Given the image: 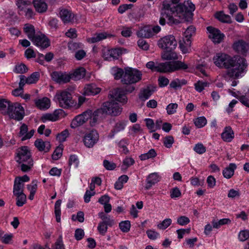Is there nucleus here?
Instances as JSON below:
<instances>
[{
  "label": "nucleus",
  "mask_w": 249,
  "mask_h": 249,
  "mask_svg": "<svg viewBox=\"0 0 249 249\" xmlns=\"http://www.w3.org/2000/svg\"><path fill=\"white\" fill-rule=\"evenodd\" d=\"M195 8V4L190 0L176 6H172L169 0H164L162 2L160 11V24L161 25L165 24V18H167L168 23L171 25H177L183 21L190 22L192 20L193 12Z\"/></svg>",
  "instance_id": "nucleus-1"
},
{
  "label": "nucleus",
  "mask_w": 249,
  "mask_h": 249,
  "mask_svg": "<svg viewBox=\"0 0 249 249\" xmlns=\"http://www.w3.org/2000/svg\"><path fill=\"white\" fill-rule=\"evenodd\" d=\"M213 61L217 67L228 69L226 75L234 79L238 78L248 66L245 58L239 55L232 57L224 53H217Z\"/></svg>",
  "instance_id": "nucleus-2"
},
{
  "label": "nucleus",
  "mask_w": 249,
  "mask_h": 249,
  "mask_svg": "<svg viewBox=\"0 0 249 249\" xmlns=\"http://www.w3.org/2000/svg\"><path fill=\"white\" fill-rule=\"evenodd\" d=\"M142 76L141 71L131 68H126L122 82L124 84L136 83L142 79Z\"/></svg>",
  "instance_id": "nucleus-3"
},
{
  "label": "nucleus",
  "mask_w": 249,
  "mask_h": 249,
  "mask_svg": "<svg viewBox=\"0 0 249 249\" xmlns=\"http://www.w3.org/2000/svg\"><path fill=\"white\" fill-rule=\"evenodd\" d=\"M122 111L118 103L114 100L106 102L103 104L100 108L98 109L97 112H103L105 114H109L112 116H116L120 115Z\"/></svg>",
  "instance_id": "nucleus-4"
},
{
  "label": "nucleus",
  "mask_w": 249,
  "mask_h": 249,
  "mask_svg": "<svg viewBox=\"0 0 249 249\" xmlns=\"http://www.w3.org/2000/svg\"><path fill=\"white\" fill-rule=\"evenodd\" d=\"M5 113H7L11 119L17 121L21 120L25 115L23 107L18 103H15L9 106L7 108V112H5Z\"/></svg>",
  "instance_id": "nucleus-5"
},
{
  "label": "nucleus",
  "mask_w": 249,
  "mask_h": 249,
  "mask_svg": "<svg viewBox=\"0 0 249 249\" xmlns=\"http://www.w3.org/2000/svg\"><path fill=\"white\" fill-rule=\"evenodd\" d=\"M55 97L59 103L60 107L64 108L70 107L74 104L71 94L66 90L57 92L56 94Z\"/></svg>",
  "instance_id": "nucleus-6"
},
{
  "label": "nucleus",
  "mask_w": 249,
  "mask_h": 249,
  "mask_svg": "<svg viewBox=\"0 0 249 249\" xmlns=\"http://www.w3.org/2000/svg\"><path fill=\"white\" fill-rule=\"evenodd\" d=\"M16 4L20 12H23L26 18L28 19L32 18L35 14L31 6L32 2L28 0H17Z\"/></svg>",
  "instance_id": "nucleus-7"
},
{
  "label": "nucleus",
  "mask_w": 249,
  "mask_h": 249,
  "mask_svg": "<svg viewBox=\"0 0 249 249\" xmlns=\"http://www.w3.org/2000/svg\"><path fill=\"white\" fill-rule=\"evenodd\" d=\"M158 45L162 49L174 50L177 46V41L174 36L169 35L160 38Z\"/></svg>",
  "instance_id": "nucleus-8"
},
{
  "label": "nucleus",
  "mask_w": 249,
  "mask_h": 249,
  "mask_svg": "<svg viewBox=\"0 0 249 249\" xmlns=\"http://www.w3.org/2000/svg\"><path fill=\"white\" fill-rule=\"evenodd\" d=\"M99 134L95 130H92L87 132L83 138V141L85 146L92 148L99 141Z\"/></svg>",
  "instance_id": "nucleus-9"
},
{
  "label": "nucleus",
  "mask_w": 249,
  "mask_h": 249,
  "mask_svg": "<svg viewBox=\"0 0 249 249\" xmlns=\"http://www.w3.org/2000/svg\"><path fill=\"white\" fill-rule=\"evenodd\" d=\"M92 111L90 110L85 111L82 114L76 116L71 123V128H76L81 126L86 122L91 117Z\"/></svg>",
  "instance_id": "nucleus-10"
},
{
  "label": "nucleus",
  "mask_w": 249,
  "mask_h": 249,
  "mask_svg": "<svg viewBox=\"0 0 249 249\" xmlns=\"http://www.w3.org/2000/svg\"><path fill=\"white\" fill-rule=\"evenodd\" d=\"M108 97L110 99H115L116 101L123 104H125L127 101L125 93L124 90L121 88H117L110 90Z\"/></svg>",
  "instance_id": "nucleus-11"
},
{
  "label": "nucleus",
  "mask_w": 249,
  "mask_h": 249,
  "mask_svg": "<svg viewBox=\"0 0 249 249\" xmlns=\"http://www.w3.org/2000/svg\"><path fill=\"white\" fill-rule=\"evenodd\" d=\"M17 161L18 163L30 161V160H33L31 157V154L27 146H22L17 149Z\"/></svg>",
  "instance_id": "nucleus-12"
},
{
  "label": "nucleus",
  "mask_w": 249,
  "mask_h": 249,
  "mask_svg": "<svg viewBox=\"0 0 249 249\" xmlns=\"http://www.w3.org/2000/svg\"><path fill=\"white\" fill-rule=\"evenodd\" d=\"M53 80L59 84H64L70 81V74L61 71H53L51 74Z\"/></svg>",
  "instance_id": "nucleus-13"
},
{
  "label": "nucleus",
  "mask_w": 249,
  "mask_h": 249,
  "mask_svg": "<svg viewBox=\"0 0 249 249\" xmlns=\"http://www.w3.org/2000/svg\"><path fill=\"white\" fill-rule=\"evenodd\" d=\"M36 46L42 49H45L50 46L49 39L43 34L36 35L31 40Z\"/></svg>",
  "instance_id": "nucleus-14"
},
{
  "label": "nucleus",
  "mask_w": 249,
  "mask_h": 249,
  "mask_svg": "<svg viewBox=\"0 0 249 249\" xmlns=\"http://www.w3.org/2000/svg\"><path fill=\"white\" fill-rule=\"evenodd\" d=\"M207 30L210 33V38H212L213 42L216 43H219L223 40L224 35L221 33L220 31L212 26H208Z\"/></svg>",
  "instance_id": "nucleus-15"
},
{
  "label": "nucleus",
  "mask_w": 249,
  "mask_h": 249,
  "mask_svg": "<svg viewBox=\"0 0 249 249\" xmlns=\"http://www.w3.org/2000/svg\"><path fill=\"white\" fill-rule=\"evenodd\" d=\"M233 49L238 53L246 55L249 51V45L243 40L235 42L233 45Z\"/></svg>",
  "instance_id": "nucleus-16"
},
{
  "label": "nucleus",
  "mask_w": 249,
  "mask_h": 249,
  "mask_svg": "<svg viewBox=\"0 0 249 249\" xmlns=\"http://www.w3.org/2000/svg\"><path fill=\"white\" fill-rule=\"evenodd\" d=\"M121 53L119 49H112L111 50H105L103 52V56L106 60H109L112 58L113 59H118Z\"/></svg>",
  "instance_id": "nucleus-17"
},
{
  "label": "nucleus",
  "mask_w": 249,
  "mask_h": 249,
  "mask_svg": "<svg viewBox=\"0 0 249 249\" xmlns=\"http://www.w3.org/2000/svg\"><path fill=\"white\" fill-rule=\"evenodd\" d=\"M157 71L162 73L173 72L172 61L164 63H157Z\"/></svg>",
  "instance_id": "nucleus-18"
},
{
  "label": "nucleus",
  "mask_w": 249,
  "mask_h": 249,
  "mask_svg": "<svg viewBox=\"0 0 249 249\" xmlns=\"http://www.w3.org/2000/svg\"><path fill=\"white\" fill-rule=\"evenodd\" d=\"M221 138L226 142H231L234 137V133L231 126L225 127L224 131L221 133Z\"/></svg>",
  "instance_id": "nucleus-19"
},
{
  "label": "nucleus",
  "mask_w": 249,
  "mask_h": 249,
  "mask_svg": "<svg viewBox=\"0 0 249 249\" xmlns=\"http://www.w3.org/2000/svg\"><path fill=\"white\" fill-rule=\"evenodd\" d=\"M62 111L61 109H56L52 113H46L42 115L41 120L44 123L47 121H55L58 120L59 115Z\"/></svg>",
  "instance_id": "nucleus-20"
},
{
  "label": "nucleus",
  "mask_w": 249,
  "mask_h": 249,
  "mask_svg": "<svg viewBox=\"0 0 249 249\" xmlns=\"http://www.w3.org/2000/svg\"><path fill=\"white\" fill-rule=\"evenodd\" d=\"M32 3L36 11L39 13H45L48 9V5L43 0H34Z\"/></svg>",
  "instance_id": "nucleus-21"
},
{
  "label": "nucleus",
  "mask_w": 249,
  "mask_h": 249,
  "mask_svg": "<svg viewBox=\"0 0 249 249\" xmlns=\"http://www.w3.org/2000/svg\"><path fill=\"white\" fill-rule=\"evenodd\" d=\"M35 145L39 151L47 152L51 148L50 142H44L41 139H38L35 142Z\"/></svg>",
  "instance_id": "nucleus-22"
},
{
  "label": "nucleus",
  "mask_w": 249,
  "mask_h": 249,
  "mask_svg": "<svg viewBox=\"0 0 249 249\" xmlns=\"http://www.w3.org/2000/svg\"><path fill=\"white\" fill-rule=\"evenodd\" d=\"M101 91V89L97 87L94 84L87 85L84 88V94L85 95H94Z\"/></svg>",
  "instance_id": "nucleus-23"
},
{
  "label": "nucleus",
  "mask_w": 249,
  "mask_h": 249,
  "mask_svg": "<svg viewBox=\"0 0 249 249\" xmlns=\"http://www.w3.org/2000/svg\"><path fill=\"white\" fill-rule=\"evenodd\" d=\"M156 87H154L152 85L147 86L145 89L141 90L139 94L140 99L142 100L147 99L152 95Z\"/></svg>",
  "instance_id": "nucleus-24"
},
{
  "label": "nucleus",
  "mask_w": 249,
  "mask_h": 249,
  "mask_svg": "<svg viewBox=\"0 0 249 249\" xmlns=\"http://www.w3.org/2000/svg\"><path fill=\"white\" fill-rule=\"evenodd\" d=\"M60 17L62 20L65 23L72 22L74 19V14L70 11L67 9L61 10L60 12Z\"/></svg>",
  "instance_id": "nucleus-25"
},
{
  "label": "nucleus",
  "mask_w": 249,
  "mask_h": 249,
  "mask_svg": "<svg viewBox=\"0 0 249 249\" xmlns=\"http://www.w3.org/2000/svg\"><path fill=\"white\" fill-rule=\"evenodd\" d=\"M165 51L161 53V58L166 60H174L178 59V56L177 53L173 52V50L164 49Z\"/></svg>",
  "instance_id": "nucleus-26"
},
{
  "label": "nucleus",
  "mask_w": 249,
  "mask_h": 249,
  "mask_svg": "<svg viewBox=\"0 0 249 249\" xmlns=\"http://www.w3.org/2000/svg\"><path fill=\"white\" fill-rule=\"evenodd\" d=\"M86 75V70L83 67L76 69L73 72L70 74L71 79L74 80H79L85 77Z\"/></svg>",
  "instance_id": "nucleus-27"
},
{
  "label": "nucleus",
  "mask_w": 249,
  "mask_h": 249,
  "mask_svg": "<svg viewBox=\"0 0 249 249\" xmlns=\"http://www.w3.org/2000/svg\"><path fill=\"white\" fill-rule=\"evenodd\" d=\"M236 168V165L235 163H230L228 167L223 170V176L226 178H230L234 175V170Z\"/></svg>",
  "instance_id": "nucleus-28"
},
{
  "label": "nucleus",
  "mask_w": 249,
  "mask_h": 249,
  "mask_svg": "<svg viewBox=\"0 0 249 249\" xmlns=\"http://www.w3.org/2000/svg\"><path fill=\"white\" fill-rule=\"evenodd\" d=\"M188 68V66L184 62L181 61H172L173 72L179 70H186Z\"/></svg>",
  "instance_id": "nucleus-29"
},
{
  "label": "nucleus",
  "mask_w": 249,
  "mask_h": 249,
  "mask_svg": "<svg viewBox=\"0 0 249 249\" xmlns=\"http://www.w3.org/2000/svg\"><path fill=\"white\" fill-rule=\"evenodd\" d=\"M215 18L222 22L231 23V17L228 15H226L223 11L217 12L215 15Z\"/></svg>",
  "instance_id": "nucleus-30"
},
{
  "label": "nucleus",
  "mask_w": 249,
  "mask_h": 249,
  "mask_svg": "<svg viewBox=\"0 0 249 249\" xmlns=\"http://www.w3.org/2000/svg\"><path fill=\"white\" fill-rule=\"evenodd\" d=\"M37 107L40 109H47L50 107V100L46 97L38 99L35 102Z\"/></svg>",
  "instance_id": "nucleus-31"
},
{
  "label": "nucleus",
  "mask_w": 249,
  "mask_h": 249,
  "mask_svg": "<svg viewBox=\"0 0 249 249\" xmlns=\"http://www.w3.org/2000/svg\"><path fill=\"white\" fill-rule=\"evenodd\" d=\"M24 31L31 40L36 36V35H35V30L34 26L32 25L29 24H25Z\"/></svg>",
  "instance_id": "nucleus-32"
},
{
  "label": "nucleus",
  "mask_w": 249,
  "mask_h": 249,
  "mask_svg": "<svg viewBox=\"0 0 249 249\" xmlns=\"http://www.w3.org/2000/svg\"><path fill=\"white\" fill-rule=\"evenodd\" d=\"M138 36L144 38H149L153 36V32L151 29L143 28L137 32Z\"/></svg>",
  "instance_id": "nucleus-33"
},
{
  "label": "nucleus",
  "mask_w": 249,
  "mask_h": 249,
  "mask_svg": "<svg viewBox=\"0 0 249 249\" xmlns=\"http://www.w3.org/2000/svg\"><path fill=\"white\" fill-rule=\"evenodd\" d=\"M179 47L183 53L189 52V49L191 46V40H187L184 38L183 41H179Z\"/></svg>",
  "instance_id": "nucleus-34"
},
{
  "label": "nucleus",
  "mask_w": 249,
  "mask_h": 249,
  "mask_svg": "<svg viewBox=\"0 0 249 249\" xmlns=\"http://www.w3.org/2000/svg\"><path fill=\"white\" fill-rule=\"evenodd\" d=\"M107 37L106 33H99L95 34L92 37L87 39L89 42L94 43L99 42Z\"/></svg>",
  "instance_id": "nucleus-35"
},
{
  "label": "nucleus",
  "mask_w": 249,
  "mask_h": 249,
  "mask_svg": "<svg viewBox=\"0 0 249 249\" xmlns=\"http://www.w3.org/2000/svg\"><path fill=\"white\" fill-rule=\"evenodd\" d=\"M29 180V178L27 175H24L22 177H18L16 178L14 181V187H20L24 186V183L25 182Z\"/></svg>",
  "instance_id": "nucleus-36"
},
{
  "label": "nucleus",
  "mask_w": 249,
  "mask_h": 249,
  "mask_svg": "<svg viewBox=\"0 0 249 249\" xmlns=\"http://www.w3.org/2000/svg\"><path fill=\"white\" fill-rule=\"evenodd\" d=\"M62 201L61 199L57 200L54 205V213L56 217V220L57 222H60L61 221V210L60 206Z\"/></svg>",
  "instance_id": "nucleus-37"
},
{
  "label": "nucleus",
  "mask_w": 249,
  "mask_h": 249,
  "mask_svg": "<svg viewBox=\"0 0 249 249\" xmlns=\"http://www.w3.org/2000/svg\"><path fill=\"white\" fill-rule=\"evenodd\" d=\"M187 84V81L183 79L180 80L179 79H176L172 81L170 84V87L175 89L178 88H180L182 85H184Z\"/></svg>",
  "instance_id": "nucleus-38"
},
{
  "label": "nucleus",
  "mask_w": 249,
  "mask_h": 249,
  "mask_svg": "<svg viewBox=\"0 0 249 249\" xmlns=\"http://www.w3.org/2000/svg\"><path fill=\"white\" fill-rule=\"evenodd\" d=\"M159 177L157 173H154L148 176L147 178V183L149 186L154 185L155 183L159 181Z\"/></svg>",
  "instance_id": "nucleus-39"
},
{
  "label": "nucleus",
  "mask_w": 249,
  "mask_h": 249,
  "mask_svg": "<svg viewBox=\"0 0 249 249\" xmlns=\"http://www.w3.org/2000/svg\"><path fill=\"white\" fill-rule=\"evenodd\" d=\"M97 111L98 109L94 111L93 113H92L91 117L89 118L90 119V124L91 126H94L97 122L98 117H102V115H104L103 112L100 111V112H97Z\"/></svg>",
  "instance_id": "nucleus-40"
},
{
  "label": "nucleus",
  "mask_w": 249,
  "mask_h": 249,
  "mask_svg": "<svg viewBox=\"0 0 249 249\" xmlns=\"http://www.w3.org/2000/svg\"><path fill=\"white\" fill-rule=\"evenodd\" d=\"M20 168L22 171L26 172L30 171L33 166V160H30V161L21 162Z\"/></svg>",
  "instance_id": "nucleus-41"
},
{
  "label": "nucleus",
  "mask_w": 249,
  "mask_h": 249,
  "mask_svg": "<svg viewBox=\"0 0 249 249\" xmlns=\"http://www.w3.org/2000/svg\"><path fill=\"white\" fill-rule=\"evenodd\" d=\"M11 106L10 102L5 99H0V111L4 115H6L5 112H7L6 108H8V106Z\"/></svg>",
  "instance_id": "nucleus-42"
},
{
  "label": "nucleus",
  "mask_w": 249,
  "mask_h": 249,
  "mask_svg": "<svg viewBox=\"0 0 249 249\" xmlns=\"http://www.w3.org/2000/svg\"><path fill=\"white\" fill-rule=\"evenodd\" d=\"M40 74L38 72H33L30 76L27 77V84H31L36 83L39 78Z\"/></svg>",
  "instance_id": "nucleus-43"
},
{
  "label": "nucleus",
  "mask_w": 249,
  "mask_h": 249,
  "mask_svg": "<svg viewBox=\"0 0 249 249\" xmlns=\"http://www.w3.org/2000/svg\"><path fill=\"white\" fill-rule=\"evenodd\" d=\"M157 153L154 149H150L147 153L142 154L140 156L141 160H145L156 157Z\"/></svg>",
  "instance_id": "nucleus-44"
},
{
  "label": "nucleus",
  "mask_w": 249,
  "mask_h": 249,
  "mask_svg": "<svg viewBox=\"0 0 249 249\" xmlns=\"http://www.w3.org/2000/svg\"><path fill=\"white\" fill-rule=\"evenodd\" d=\"M126 121H121L117 122L113 129V132H118L124 129Z\"/></svg>",
  "instance_id": "nucleus-45"
},
{
  "label": "nucleus",
  "mask_w": 249,
  "mask_h": 249,
  "mask_svg": "<svg viewBox=\"0 0 249 249\" xmlns=\"http://www.w3.org/2000/svg\"><path fill=\"white\" fill-rule=\"evenodd\" d=\"M130 222L128 220L122 221L119 224L120 229L124 232H127L130 230Z\"/></svg>",
  "instance_id": "nucleus-46"
},
{
  "label": "nucleus",
  "mask_w": 249,
  "mask_h": 249,
  "mask_svg": "<svg viewBox=\"0 0 249 249\" xmlns=\"http://www.w3.org/2000/svg\"><path fill=\"white\" fill-rule=\"evenodd\" d=\"M208 85L209 83L201 81H198L197 83L195 84L196 90L199 92H201L204 89V88L208 86Z\"/></svg>",
  "instance_id": "nucleus-47"
},
{
  "label": "nucleus",
  "mask_w": 249,
  "mask_h": 249,
  "mask_svg": "<svg viewBox=\"0 0 249 249\" xmlns=\"http://www.w3.org/2000/svg\"><path fill=\"white\" fill-rule=\"evenodd\" d=\"M128 180V177L127 175H124L121 176L116 182L114 187H123L124 184L126 183Z\"/></svg>",
  "instance_id": "nucleus-48"
},
{
  "label": "nucleus",
  "mask_w": 249,
  "mask_h": 249,
  "mask_svg": "<svg viewBox=\"0 0 249 249\" xmlns=\"http://www.w3.org/2000/svg\"><path fill=\"white\" fill-rule=\"evenodd\" d=\"M238 99L243 105L249 107V92L245 95H239Z\"/></svg>",
  "instance_id": "nucleus-49"
},
{
  "label": "nucleus",
  "mask_w": 249,
  "mask_h": 249,
  "mask_svg": "<svg viewBox=\"0 0 249 249\" xmlns=\"http://www.w3.org/2000/svg\"><path fill=\"white\" fill-rule=\"evenodd\" d=\"M196 31V28L193 26H190L187 28L186 30L184 33L185 35V39L187 40H190L192 35L195 33Z\"/></svg>",
  "instance_id": "nucleus-50"
},
{
  "label": "nucleus",
  "mask_w": 249,
  "mask_h": 249,
  "mask_svg": "<svg viewBox=\"0 0 249 249\" xmlns=\"http://www.w3.org/2000/svg\"><path fill=\"white\" fill-rule=\"evenodd\" d=\"M62 147L60 146H57L52 155L53 159V160H57L60 158L62 155Z\"/></svg>",
  "instance_id": "nucleus-51"
},
{
  "label": "nucleus",
  "mask_w": 249,
  "mask_h": 249,
  "mask_svg": "<svg viewBox=\"0 0 249 249\" xmlns=\"http://www.w3.org/2000/svg\"><path fill=\"white\" fill-rule=\"evenodd\" d=\"M231 220L229 218H224L220 219L218 222H213V226L214 228H218L220 226L230 223Z\"/></svg>",
  "instance_id": "nucleus-52"
},
{
  "label": "nucleus",
  "mask_w": 249,
  "mask_h": 249,
  "mask_svg": "<svg viewBox=\"0 0 249 249\" xmlns=\"http://www.w3.org/2000/svg\"><path fill=\"white\" fill-rule=\"evenodd\" d=\"M103 166L107 170H113L117 166L115 163L109 161L107 160H105L103 161Z\"/></svg>",
  "instance_id": "nucleus-53"
},
{
  "label": "nucleus",
  "mask_w": 249,
  "mask_h": 249,
  "mask_svg": "<svg viewBox=\"0 0 249 249\" xmlns=\"http://www.w3.org/2000/svg\"><path fill=\"white\" fill-rule=\"evenodd\" d=\"M94 188H90V190H87L84 195V201L86 203H88L90 200V197L95 194L94 190Z\"/></svg>",
  "instance_id": "nucleus-54"
},
{
  "label": "nucleus",
  "mask_w": 249,
  "mask_h": 249,
  "mask_svg": "<svg viewBox=\"0 0 249 249\" xmlns=\"http://www.w3.org/2000/svg\"><path fill=\"white\" fill-rule=\"evenodd\" d=\"M194 150L199 154H202L206 152V147L201 143H198L196 144Z\"/></svg>",
  "instance_id": "nucleus-55"
},
{
  "label": "nucleus",
  "mask_w": 249,
  "mask_h": 249,
  "mask_svg": "<svg viewBox=\"0 0 249 249\" xmlns=\"http://www.w3.org/2000/svg\"><path fill=\"white\" fill-rule=\"evenodd\" d=\"M178 105L176 103H171L166 107L167 113L169 115L174 114L176 112Z\"/></svg>",
  "instance_id": "nucleus-56"
},
{
  "label": "nucleus",
  "mask_w": 249,
  "mask_h": 249,
  "mask_svg": "<svg viewBox=\"0 0 249 249\" xmlns=\"http://www.w3.org/2000/svg\"><path fill=\"white\" fill-rule=\"evenodd\" d=\"M174 142V139L172 136H166L163 141V143L167 148H170Z\"/></svg>",
  "instance_id": "nucleus-57"
},
{
  "label": "nucleus",
  "mask_w": 249,
  "mask_h": 249,
  "mask_svg": "<svg viewBox=\"0 0 249 249\" xmlns=\"http://www.w3.org/2000/svg\"><path fill=\"white\" fill-rule=\"evenodd\" d=\"M207 123V120L204 117H200L196 119L195 121V125L198 128L204 126Z\"/></svg>",
  "instance_id": "nucleus-58"
},
{
  "label": "nucleus",
  "mask_w": 249,
  "mask_h": 249,
  "mask_svg": "<svg viewBox=\"0 0 249 249\" xmlns=\"http://www.w3.org/2000/svg\"><path fill=\"white\" fill-rule=\"evenodd\" d=\"M172 220L170 218L164 219L161 223L158 225V227L160 229L165 230L171 224Z\"/></svg>",
  "instance_id": "nucleus-59"
},
{
  "label": "nucleus",
  "mask_w": 249,
  "mask_h": 249,
  "mask_svg": "<svg viewBox=\"0 0 249 249\" xmlns=\"http://www.w3.org/2000/svg\"><path fill=\"white\" fill-rule=\"evenodd\" d=\"M27 67L24 64L17 65L15 67V71L18 73L22 74L25 73L27 71Z\"/></svg>",
  "instance_id": "nucleus-60"
},
{
  "label": "nucleus",
  "mask_w": 249,
  "mask_h": 249,
  "mask_svg": "<svg viewBox=\"0 0 249 249\" xmlns=\"http://www.w3.org/2000/svg\"><path fill=\"white\" fill-rule=\"evenodd\" d=\"M69 135V131L67 129H65L57 135L56 139L60 142H64Z\"/></svg>",
  "instance_id": "nucleus-61"
},
{
  "label": "nucleus",
  "mask_w": 249,
  "mask_h": 249,
  "mask_svg": "<svg viewBox=\"0 0 249 249\" xmlns=\"http://www.w3.org/2000/svg\"><path fill=\"white\" fill-rule=\"evenodd\" d=\"M26 202V196L25 195H21L16 198V205L18 207L22 206Z\"/></svg>",
  "instance_id": "nucleus-62"
},
{
  "label": "nucleus",
  "mask_w": 249,
  "mask_h": 249,
  "mask_svg": "<svg viewBox=\"0 0 249 249\" xmlns=\"http://www.w3.org/2000/svg\"><path fill=\"white\" fill-rule=\"evenodd\" d=\"M238 237L241 241H244L249 238V231H241L239 234Z\"/></svg>",
  "instance_id": "nucleus-63"
},
{
  "label": "nucleus",
  "mask_w": 249,
  "mask_h": 249,
  "mask_svg": "<svg viewBox=\"0 0 249 249\" xmlns=\"http://www.w3.org/2000/svg\"><path fill=\"white\" fill-rule=\"evenodd\" d=\"M190 222L189 218L185 216H181L177 220V223L181 226L186 225Z\"/></svg>",
  "instance_id": "nucleus-64"
}]
</instances>
